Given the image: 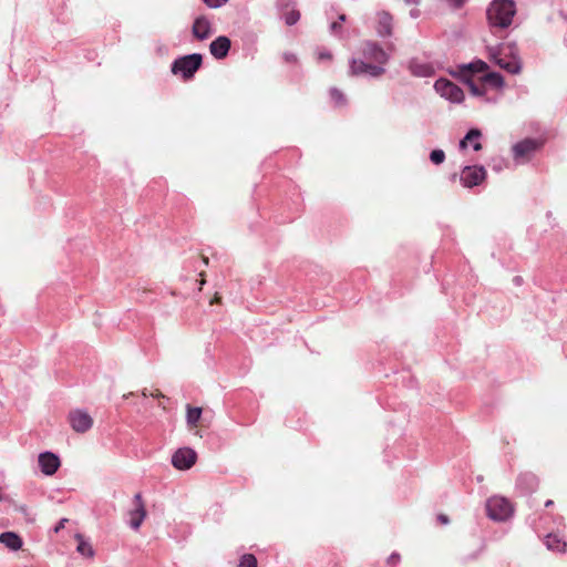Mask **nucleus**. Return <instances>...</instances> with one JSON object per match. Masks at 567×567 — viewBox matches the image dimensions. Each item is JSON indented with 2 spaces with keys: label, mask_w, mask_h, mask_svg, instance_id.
I'll list each match as a JSON object with an SVG mask.
<instances>
[{
  "label": "nucleus",
  "mask_w": 567,
  "mask_h": 567,
  "mask_svg": "<svg viewBox=\"0 0 567 567\" xmlns=\"http://www.w3.org/2000/svg\"><path fill=\"white\" fill-rule=\"evenodd\" d=\"M317 58H318L319 61H331L332 60V54L328 50L320 49L317 52Z\"/></svg>",
  "instance_id": "obj_29"
},
{
  "label": "nucleus",
  "mask_w": 567,
  "mask_h": 567,
  "mask_svg": "<svg viewBox=\"0 0 567 567\" xmlns=\"http://www.w3.org/2000/svg\"><path fill=\"white\" fill-rule=\"evenodd\" d=\"M437 519H439V522H441L444 525L449 524V522H450L449 517L446 515H444V514L439 515Z\"/></svg>",
  "instance_id": "obj_36"
},
{
  "label": "nucleus",
  "mask_w": 567,
  "mask_h": 567,
  "mask_svg": "<svg viewBox=\"0 0 567 567\" xmlns=\"http://www.w3.org/2000/svg\"><path fill=\"white\" fill-rule=\"evenodd\" d=\"M505 161L503 158H495L493 159L492 169L495 172H501L503 167L505 166Z\"/></svg>",
  "instance_id": "obj_31"
},
{
  "label": "nucleus",
  "mask_w": 567,
  "mask_h": 567,
  "mask_svg": "<svg viewBox=\"0 0 567 567\" xmlns=\"http://www.w3.org/2000/svg\"><path fill=\"white\" fill-rule=\"evenodd\" d=\"M430 161L435 164V165H440L442 164L444 161H445V153L443 150H433L431 153H430Z\"/></svg>",
  "instance_id": "obj_27"
},
{
  "label": "nucleus",
  "mask_w": 567,
  "mask_h": 567,
  "mask_svg": "<svg viewBox=\"0 0 567 567\" xmlns=\"http://www.w3.org/2000/svg\"><path fill=\"white\" fill-rule=\"evenodd\" d=\"M330 96H331V100L334 102V104H336L337 106H343V105H346V102H347L346 96H344V94H343L341 91H339L338 89L332 87V89L330 90Z\"/></svg>",
  "instance_id": "obj_24"
},
{
  "label": "nucleus",
  "mask_w": 567,
  "mask_h": 567,
  "mask_svg": "<svg viewBox=\"0 0 567 567\" xmlns=\"http://www.w3.org/2000/svg\"><path fill=\"white\" fill-rule=\"evenodd\" d=\"M486 178V169L481 165L464 166L460 173V182L465 188H473Z\"/></svg>",
  "instance_id": "obj_8"
},
{
  "label": "nucleus",
  "mask_w": 567,
  "mask_h": 567,
  "mask_svg": "<svg viewBox=\"0 0 567 567\" xmlns=\"http://www.w3.org/2000/svg\"><path fill=\"white\" fill-rule=\"evenodd\" d=\"M228 0H203V2L213 9L223 7Z\"/></svg>",
  "instance_id": "obj_30"
},
{
  "label": "nucleus",
  "mask_w": 567,
  "mask_h": 567,
  "mask_svg": "<svg viewBox=\"0 0 567 567\" xmlns=\"http://www.w3.org/2000/svg\"><path fill=\"white\" fill-rule=\"evenodd\" d=\"M282 58L287 63H295L297 61V56L292 52H285Z\"/></svg>",
  "instance_id": "obj_33"
},
{
  "label": "nucleus",
  "mask_w": 567,
  "mask_h": 567,
  "mask_svg": "<svg viewBox=\"0 0 567 567\" xmlns=\"http://www.w3.org/2000/svg\"><path fill=\"white\" fill-rule=\"evenodd\" d=\"M487 516L495 522H504L513 514L511 502L501 496H493L486 502Z\"/></svg>",
  "instance_id": "obj_5"
},
{
  "label": "nucleus",
  "mask_w": 567,
  "mask_h": 567,
  "mask_svg": "<svg viewBox=\"0 0 567 567\" xmlns=\"http://www.w3.org/2000/svg\"><path fill=\"white\" fill-rule=\"evenodd\" d=\"M66 523V518H62L59 524L55 526L54 530L58 533L61 528L64 527V524Z\"/></svg>",
  "instance_id": "obj_37"
},
{
  "label": "nucleus",
  "mask_w": 567,
  "mask_h": 567,
  "mask_svg": "<svg viewBox=\"0 0 567 567\" xmlns=\"http://www.w3.org/2000/svg\"><path fill=\"white\" fill-rule=\"evenodd\" d=\"M400 561V555L396 554V553H393L392 555H390V557L388 558V563L389 564H392V565H395Z\"/></svg>",
  "instance_id": "obj_34"
},
{
  "label": "nucleus",
  "mask_w": 567,
  "mask_h": 567,
  "mask_svg": "<svg viewBox=\"0 0 567 567\" xmlns=\"http://www.w3.org/2000/svg\"><path fill=\"white\" fill-rule=\"evenodd\" d=\"M197 460L196 452L190 447H181L172 455V465L178 471L189 470Z\"/></svg>",
  "instance_id": "obj_9"
},
{
  "label": "nucleus",
  "mask_w": 567,
  "mask_h": 567,
  "mask_svg": "<svg viewBox=\"0 0 567 567\" xmlns=\"http://www.w3.org/2000/svg\"><path fill=\"white\" fill-rule=\"evenodd\" d=\"M515 14L516 3L513 0H493L486 10L488 25L496 30L509 28Z\"/></svg>",
  "instance_id": "obj_3"
},
{
  "label": "nucleus",
  "mask_w": 567,
  "mask_h": 567,
  "mask_svg": "<svg viewBox=\"0 0 567 567\" xmlns=\"http://www.w3.org/2000/svg\"><path fill=\"white\" fill-rule=\"evenodd\" d=\"M377 34L380 38L391 37L393 34V17L386 11H380L377 13Z\"/></svg>",
  "instance_id": "obj_13"
},
{
  "label": "nucleus",
  "mask_w": 567,
  "mask_h": 567,
  "mask_svg": "<svg viewBox=\"0 0 567 567\" xmlns=\"http://www.w3.org/2000/svg\"><path fill=\"white\" fill-rule=\"evenodd\" d=\"M542 145L543 143L536 138H525L517 142L512 147L514 161L518 165L527 163Z\"/></svg>",
  "instance_id": "obj_6"
},
{
  "label": "nucleus",
  "mask_w": 567,
  "mask_h": 567,
  "mask_svg": "<svg viewBox=\"0 0 567 567\" xmlns=\"http://www.w3.org/2000/svg\"><path fill=\"white\" fill-rule=\"evenodd\" d=\"M300 19V13L297 10H291L285 14V22L287 25L296 24Z\"/></svg>",
  "instance_id": "obj_28"
},
{
  "label": "nucleus",
  "mask_w": 567,
  "mask_h": 567,
  "mask_svg": "<svg viewBox=\"0 0 567 567\" xmlns=\"http://www.w3.org/2000/svg\"><path fill=\"white\" fill-rule=\"evenodd\" d=\"M338 19L340 22L346 21V14H343V13L339 14Z\"/></svg>",
  "instance_id": "obj_41"
},
{
  "label": "nucleus",
  "mask_w": 567,
  "mask_h": 567,
  "mask_svg": "<svg viewBox=\"0 0 567 567\" xmlns=\"http://www.w3.org/2000/svg\"><path fill=\"white\" fill-rule=\"evenodd\" d=\"M231 42L229 38L226 35H219L209 45L210 54L217 59L221 60L227 56L230 50Z\"/></svg>",
  "instance_id": "obj_15"
},
{
  "label": "nucleus",
  "mask_w": 567,
  "mask_h": 567,
  "mask_svg": "<svg viewBox=\"0 0 567 567\" xmlns=\"http://www.w3.org/2000/svg\"><path fill=\"white\" fill-rule=\"evenodd\" d=\"M483 83L488 84L495 89L504 86V78L498 72H488L482 76Z\"/></svg>",
  "instance_id": "obj_20"
},
{
  "label": "nucleus",
  "mask_w": 567,
  "mask_h": 567,
  "mask_svg": "<svg viewBox=\"0 0 567 567\" xmlns=\"http://www.w3.org/2000/svg\"><path fill=\"white\" fill-rule=\"evenodd\" d=\"M339 30H341V24L339 22H332L330 24V31L331 33L333 34H338L339 33Z\"/></svg>",
  "instance_id": "obj_35"
},
{
  "label": "nucleus",
  "mask_w": 567,
  "mask_h": 567,
  "mask_svg": "<svg viewBox=\"0 0 567 567\" xmlns=\"http://www.w3.org/2000/svg\"><path fill=\"white\" fill-rule=\"evenodd\" d=\"M203 63V56L199 53H192L175 59L171 65V72L174 75H181L185 80L194 76Z\"/></svg>",
  "instance_id": "obj_4"
},
{
  "label": "nucleus",
  "mask_w": 567,
  "mask_h": 567,
  "mask_svg": "<svg viewBox=\"0 0 567 567\" xmlns=\"http://www.w3.org/2000/svg\"><path fill=\"white\" fill-rule=\"evenodd\" d=\"M523 481H526L528 482V484L530 485V487H533L535 484H536V478L533 476V475H522L519 478H518V483H522Z\"/></svg>",
  "instance_id": "obj_32"
},
{
  "label": "nucleus",
  "mask_w": 567,
  "mask_h": 567,
  "mask_svg": "<svg viewBox=\"0 0 567 567\" xmlns=\"http://www.w3.org/2000/svg\"><path fill=\"white\" fill-rule=\"evenodd\" d=\"M135 508L130 511L128 525L132 529L138 530L146 517V509L141 493L134 495Z\"/></svg>",
  "instance_id": "obj_11"
},
{
  "label": "nucleus",
  "mask_w": 567,
  "mask_h": 567,
  "mask_svg": "<svg viewBox=\"0 0 567 567\" xmlns=\"http://www.w3.org/2000/svg\"><path fill=\"white\" fill-rule=\"evenodd\" d=\"M482 132L478 128H471L465 136L460 141L458 147L461 151L466 150L471 146L475 152L482 150L481 143Z\"/></svg>",
  "instance_id": "obj_16"
},
{
  "label": "nucleus",
  "mask_w": 567,
  "mask_h": 567,
  "mask_svg": "<svg viewBox=\"0 0 567 567\" xmlns=\"http://www.w3.org/2000/svg\"><path fill=\"white\" fill-rule=\"evenodd\" d=\"M554 505V502L551 499H548L546 503H545V506L546 507H550Z\"/></svg>",
  "instance_id": "obj_42"
},
{
  "label": "nucleus",
  "mask_w": 567,
  "mask_h": 567,
  "mask_svg": "<svg viewBox=\"0 0 567 567\" xmlns=\"http://www.w3.org/2000/svg\"><path fill=\"white\" fill-rule=\"evenodd\" d=\"M202 416V409L200 408H192L187 406V413H186V422L188 426H195L197 422L199 421Z\"/></svg>",
  "instance_id": "obj_22"
},
{
  "label": "nucleus",
  "mask_w": 567,
  "mask_h": 567,
  "mask_svg": "<svg viewBox=\"0 0 567 567\" xmlns=\"http://www.w3.org/2000/svg\"><path fill=\"white\" fill-rule=\"evenodd\" d=\"M71 427L78 433L89 431L93 425V419L84 410H74L69 414Z\"/></svg>",
  "instance_id": "obj_10"
},
{
  "label": "nucleus",
  "mask_w": 567,
  "mask_h": 567,
  "mask_svg": "<svg viewBox=\"0 0 567 567\" xmlns=\"http://www.w3.org/2000/svg\"><path fill=\"white\" fill-rule=\"evenodd\" d=\"M421 0H404V2L406 4H414V6H417L420 3Z\"/></svg>",
  "instance_id": "obj_40"
},
{
  "label": "nucleus",
  "mask_w": 567,
  "mask_h": 567,
  "mask_svg": "<svg viewBox=\"0 0 567 567\" xmlns=\"http://www.w3.org/2000/svg\"><path fill=\"white\" fill-rule=\"evenodd\" d=\"M362 59L352 58L349 61V73L352 76L380 78L385 73L384 65L390 54L375 41L365 40L361 43Z\"/></svg>",
  "instance_id": "obj_1"
},
{
  "label": "nucleus",
  "mask_w": 567,
  "mask_h": 567,
  "mask_svg": "<svg viewBox=\"0 0 567 567\" xmlns=\"http://www.w3.org/2000/svg\"><path fill=\"white\" fill-rule=\"evenodd\" d=\"M408 69L411 74L419 78H429L434 74V68L431 63L416 58L409 61Z\"/></svg>",
  "instance_id": "obj_14"
},
{
  "label": "nucleus",
  "mask_w": 567,
  "mask_h": 567,
  "mask_svg": "<svg viewBox=\"0 0 567 567\" xmlns=\"http://www.w3.org/2000/svg\"><path fill=\"white\" fill-rule=\"evenodd\" d=\"M38 463L41 472L47 475H53L60 467V458L52 452H43L38 456Z\"/></svg>",
  "instance_id": "obj_12"
},
{
  "label": "nucleus",
  "mask_w": 567,
  "mask_h": 567,
  "mask_svg": "<svg viewBox=\"0 0 567 567\" xmlns=\"http://www.w3.org/2000/svg\"><path fill=\"white\" fill-rule=\"evenodd\" d=\"M465 69L471 71L472 73H482L488 69V64L483 60H475L465 65Z\"/></svg>",
  "instance_id": "obj_23"
},
{
  "label": "nucleus",
  "mask_w": 567,
  "mask_h": 567,
  "mask_svg": "<svg viewBox=\"0 0 567 567\" xmlns=\"http://www.w3.org/2000/svg\"><path fill=\"white\" fill-rule=\"evenodd\" d=\"M192 31L196 39L205 40L212 34V23L206 17L200 16L195 19Z\"/></svg>",
  "instance_id": "obj_17"
},
{
  "label": "nucleus",
  "mask_w": 567,
  "mask_h": 567,
  "mask_svg": "<svg viewBox=\"0 0 567 567\" xmlns=\"http://www.w3.org/2000/svg\"><path fill=\"white\" fill-rule=\"evenodd\" d=\"M434 90L443 99L452 103H461L464 100L463 90L457 84L447 79L441 78L436 80L434 83Z\"/></svg>",
  "instance_id": "obj_7"
},
{
  "label": "nucleus",
  "mask_w": 567,
  "mask_h": 567,
  "mask_svg": "<svg viewBox=\"0 0 567 567\" xmlns=\"http://www.w3.org/2000/svg\"><path fill=\"white\" fill-rule=\"evenodd\" d=\"M238 567H257V559L252 554L241 556Z\"/></svg>",
  "instance_id": "obj_25"
},
{
  "label": "nucleus",
  "mask_w": 567,
  "mask_h": 567,
  "mask_svg": "<svg viewBox=\"0 0 567 567\" xmlns=\"http://www.w3.org/2000/svg\"><path fill=\"white\" fill-rule=\"evenodd\" d=\"M75 537L79 540V544H78V547H76L78 553H80L82 556L93 557L94 550H93L91 544L89 542H86L83 538V536L80 535V534H76Z\"/></svg>",
  "instance_id": "obj_21"
},
{
  "label": "nucleus",
  "mask_w": 567,
  "mask_h": 567,
  "mask_svg": "<svg viewBox=\"0 0 567 567\" xmlns=\"http://www.w3.org/2000/svg\"><path fill=\"white\" fill-rule=\"evenodd\" d=\"M0 543L10 550H19L23 542L21 537L13 532H3L0 534Z\"/></svg>",
  "instance_id": "obj_18"
},
{
  "label": "nucleus",
  "mask_w": 567,
  "mask_h": 567,
  "mask_svg": "<svg viewBox=\"0 0 567 567\" xmlns=\"http://www.w3.org/2000/svg\"><path fill=\"white\" fill-rule=\"evenodd\" d=\"M466 84L470 87L471 93L474 96H483L486 93L485 86L477 85L473 80H466Z\"/></svg>",
  "instance_id": "obj_26"
},
{
  "label": "nucleus",
  "mask_w": 567,
  "mask_h": 567,
  "mask_svg": "<svg viewBox=\"0 0 567 567\" xmlns=\"http://www.w3.org/2000/svg\"><path fill=\"white\" fill-rule=\"evenodd\" d=\"M410 17H411L412 19H416V18H419V17H420V10H419V9H412V10L410 11Z\"/></svg>",
  "instance_id": "obj_38"
},
{
  "label": "nucleus",
  "mask_w": 567,
  "mask_h": 567,
  "mask_svg": "<svg viewBox=\"0 0 567 567\" xmlns=\"http://www.w3.org/2000/svg\"><path fill=\"white\" fill-rule=\"evenodd\" d=\"M487 58L501 69L511 74H518L522 70V62L518 49L514 42L487 45Z\"/></svg>",
  "instance_id": "obj_2"
},
{
  "label": "nucleus",
  "mask_w": 567,
  "mask_h": 567,
  "mask_svg": "<svg viewBox=\"0 0 567 567\" xmlns=\"http://www.w3.org/2000/svg\"><path fill=\"white\" fill-rule=\"evenodd\" d=\"M545 545L547 549L557 553H565L567 548V543L565 539L559 534L554 533L546 535Z\"/></svg>",
  "instance_id": "obj_19"
},
{
  "label": "nucleus",
  "mask_w": 567,
  "mask_h": 567,
  "mask_svg": "<svg viewBox=\"0 0 567 567\" xmlns=\"http://www.w3.org/2000/svg\"><path fill=\"white\" fill-rule=\"evenodd\" d=\"M522 282H523L522 277H519V276L514 277V284H515L516 286L522 285Z\"/></svg>",
  "instance_id": "obj_39"
}]
</instances>
